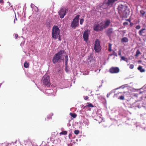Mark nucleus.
<instances>
[{
  "instance_id": "1",
  "label": "nucleus",
  "mask_w": 146,
  "mask_h": 146,
  "mask_svg": "<svg viewBox=\"0 0 146 146\" xmlns=\"http://www.w3.org/2000/svg\"><path fill=\"white\" fill-rule=\"evenodd\" d=\"M64 50H61L56 54L53 56L52 60V62L54 64L60 60H62L63 57V54L64 53Z\"/></svg>"
},
{
  "instance_id": "2",
  "label": "nucleus",
  "mask_w": 146,
  "mask_h": 146,
  "mask_svg": "<svg viewBox=\"0 0 146 146\" xmlns=\"http://www.w3.org/2000/svg\"><path fill=\"white\" fill-rule=\"evenodd\" d=\"M60 30L58 27L54 26L52 30V37L54 39H56L60 35Z\"/></svg>"
},
{
  "instance_id": "3",
  "label": "nucleus",
  "mask_w": 146,
  "mask_h": 146,
  "mask_svg": "<svg viewBox=\"0 0 146 146\" xmlns=\"http://www.w3.org/2000/svg\"><path fill=\"white\" fill-rule=\"evenodd\" d=\"M42 81L43 84L45 86L49 87L50 85V77L48 74H46L43 77Z\"/></svg>"
},
{
  "instance_id": "4",
  "label": "nucleus",
  "mask_w": 146,
  "mask_h": 146,
  "mask_svg": "<svg viewBox=\"0 0 146 146\" xmlns=\"http://www.w3.org/2000/svg\"><path fill=\"white\" fill-rule=\"evenodd\" d=\"M80 15H76L75 18L73 19L71 23V27L72 28L75 29L76 27H78L79 25V20Z\"/></svg>"
},
{
  "instance_id": "5",
  "label": "nucleus",
  "mask_w": 146,
  "mask_h": 146,
  "mask_svg": "<svg viewBox=\"0 0 146 146\" xmlns=\"http://www.w3.org/2000/svg\"><path fill=\"white\" fill-rule=\"evenodd\" d=\"M103 29H104V27L103 22L99 24L94 25L93 27L94 30L96 31L102 30Z\"/></svg>"
},
{
  "instance_id": "6",
  "label": "nucleus",
  "mask_w": 146,
  "mask_h": 146,
  "mask_svg": "<svg viewBox=\"0 0 146 146\" xmlns=\"http://www.w3.org/2000/svg\"><path fill=\"white\" fill-rule=\"evenodd\" d=\"M94 49L97 52H99L100 50V42L98 39H97L95 41Z\"/></svg>"
},
{
  "instance_id": "7",
  "label": "nucleus",
  "mask_w": 146,
  "mask_h": 146,
  "mask_svg": "<svg viewBox=\"0 0 146 146\" xmlns=\"http://www.w3.org/2000/svg\"><path fill=\"white\" fill-rule=\"evenodd\" d=\"M120 71L119 68L117 67H112L109 70V72L111 74H116Z\"/></svg>"
},
{
  "instance_id": "8",
  "label": "nucleus",
  "mask_w": 146,
  "mask_h": 146,
  "mask_svg": "<svg viewBox=\"0 0 146 146\" xmlns=\"http://www.w3.org/2000/svg\"><path fill=\"white\" fill-rule=\"evenodd\" d=\"M88 30H86L83 33V37L84 40L87 42L88 39Z\"/></svg>"
},
{
  "instance_id": "9",
  "label": "nucleus",
  "mask_w": 146,
  "mask_h": 146,
  "mask_svg": "<svg viewBox=\"0 0 146 146\" xmlns=\"http://www.w3.org/2000/svg\"><path fill=\"white\" fill-rule=\"evenodd\" d=\"M66 10H60L58 11L59 14L60 15V17L62 19L66 15Z\"/></svg>"
},
{
  "instance_id": "10",
  "label": "nucleus",
  "mask_w": 146,
  "mask_h": 146,
  "mask_svg": "<svg viewBox=\"0 0 146 146\" xmlns=\"http://www.w3.org/2000/svg\"><path fill=\"white\" fill-rule=\"evenodd\" d=\"M110 23V21L109 19H107L105 21L104 23H103L104 28H107L108 27Z\"/></svg>"
},
{
  "instance_id": "11",
  "label": "nucleus",
  "mask_w": 146,
  "mask_h": 146,
  "mask_svg": "<svg viewBox=\"0 0 146 146\" xmlns=\"http://www.w3.org/2000/svg\"><path fill=\"white\" fill-rule=\"evenodd\" d=\"M118 0H108V2L106 3L107 5L110 7L112 6L113 4Z\"/></svg>"
},
{
  "instance_id": "12",
  "label": "nucleus",
  "mask_w": 146,
  "mask_h": 146,
  "mask_svg": "<svg viewBox=\"0 0 146 146\" xmlns=\"http://www.w3.org/2000/svg\"><path fill=\"white\" fill-rule=\"evenodd\" d=\"M113 33V29L112 28L108 29L106 32L107 35L109 36H110Z\"/></svg>"
},
{
  "instance_id": "13",
  "label": "nucleus",
  "mask_w": 146,
  "mask_h": 146,
  "mask_svg": "<svg viewBox=\"0 0 146 146\" xmlns=\"http://www.w3.org/2000/svg\"><path fill=\"white\" fill-rule=\"evenodd\" d=\"M146 29L145 28H142L141 29L139 32V35L141 36H143V34H145L146 33L145 32Z\"/></svg>"
},
{
  "instance_id": "14",
  "label": "nucleus",
  "mask_w": 146,
  "mask_h": 146,
  "mask_svg": "<svg viewBox=\"0 0 146 146\" xmlns=\"http://www.w3.org/2000/svg\"><path fill=\"white\" fill-rule=\"evenodd\" d=\"M137 69L141 72H143L145 71V70L142 68V66H139L138 67Z\"/></svg>"
},
{
  "instance_id": "15",
  "label": "nucleus",
  "mask_w": 146,
  "mask_h": 146,
  "mask_svg": "<svg viewBox=\"0 0 146 146\" xmlns=\"http://www.w3.org/2000/svg\"><path fill=\"white\" fill-rule=\"evenodd\" d=\"M121 40L122 42H127L128 41V39L127 38L124 37L121 39Z\"/></svg>"
},
{
  "instance_id": "16",
  "label": "nucleus",
  "mask_w": 146,
  "mask_h": 146,
  "mask_svg": "<svg viewBox=\"0 0 146 146\" xmlns=\"http://www.w3.org/2000/svg\"><path fill=\"white\" fill-rule=\"evenodd\" d=\"M24 66L25 68H27L29 67V63L27 61H25L24 63Z\"/></svg>"
},
{
  "instance_id": "17",
  "label": "nucleus",
  "mask_w": 146,
  "mask_h": 146,
  "mask_svg": "<svg viewBox=\"0 0 146 146\" xmlns=\"http://www.w3.org/2000/svg\"><path fill=\"white\" fill-rule=\"evenodd\" d=\"M70 115L72 117L74 118H76L77 116V115L75 113H70Z\"/></svg>"
},
{
  "instance_id": "18",
  "label": "nucleus",
  "mask_w": 146,
  "mask_h": 146,
  "mask_svg": "<svg viewBox=\"0 0 146 146\" xmlns=\"http://www.w3.org/2000/svg\"><path fill=\"white\" fill-rule=\"evenodd\" d=\"M65 65H67L68 61V55H66L65 56Z\"/></svg>"
},
{
  "instance_id": "19",
  "label": "nucleus",
  "mask_w": 146,
  "mask_h": 146,
  "mask_svg": "<svg viewBox=\"0 0 146 146\" xmlns=\"http://www.w3.org/2000/svg\"><path fill=\"white\" fill-rule=\"evenodd\" d=\"M87 105L86 106V107H87L88 108L92 107L93 108L94 107V105L91 103H87Z\"/></svg>"
},
{
  "instance_id": "20",
  "label": "nucleus",
  "mask_w": 146,
  "mask_h": 146,
  "mask_svg": "<svg viewBox=\"0 0 146 146\" xmlns=\"http://www.w3.org/2000/svg\"><path fill=\"white\" fill-rule=\"evenodd\" d=\"M141 54V53L139 51V50H137L136 52V53L135 55V56L136 57L138 56V55L139 54Z\"/></svg>"
},
{
  "instance_id": "21",
  "label": "nucleus",
  "mask_w": 146,
  "mask_h": 146,
  "mask_svg": "<svg viewBox=\"0 0 146 146\" xmlns=\"http://www.w3.org/2000/svg\"><path fill=\"white\" fill-rule=\"evenodd\" d=\"M93 59V57L92 55H90L88 57V60L90 61Z\"/></svg>"
},
{
  "instance_id": "22",
  "label": "nucleus",
  "mask_w": 146,
  "mask_h": 146,
  "mask_svg": "<svg viewBox=\"0 0 146 146\" xmlns=\"http://www.w3.org/2000/svg\"><path fill=\"white\" fill-rule=\"evenodd\" d=\"M111 46L112 44L111 43H109V44L108 50L109 51H112Z\"/></svg>"
},
{
  "instance_id": "23",
  "label": "nucleus",
  "mask_w": 146,
  "mask_h": 146,
  "mask_svg": "<svg viewBox=\"0 0 146 146\" xmlns=\"http://www.w3.org/2000/svg\"><path fill=\"white\" fill-rule=\"evenodd\" d=\"M67 131H63L61 132L60 133V135H66L67 134Z\"/></svg>"
},
{
  "instance_id": "24",
  "label": "nucleus",
  "mask_w": 146,
  "mask_h": 146,
  "mask_svg": "<svg viewBox=\"0 0 146 146\" xmlns=\"http://www.w3.org/2000/svg\"><path fill=\"white\" fill-rule=\"evenodd\" d=\"M53 114H50V115H48V116H47V118H46L45 119V120H48L49 119H51V117H52V115Z\"/></svg>"
},
{
  "instance_id": "25",
  "label": "nucleus",
  "mask_w": 146,
  "mask_h": 146,
  "mask_svg": "<svg viewBox=\"0 0 146 146\" xmlns=\"http://www.w3.org/2000/svg\"><path fill=\"white\" fill-rule=\"evenodd\" d=\"M121 60H123L127 62V60L126 58H125L124 56H121Z\"/></svg>"
},
{
  "instance_id": "26",
  "label": "nucleus",
  "mask_w": 146,
  "mask_h": 146,
  "mask_svg": "<svg viewBox=\"0 0 146 146\" xmlns=\"http://www.w3.org/2000/svg\"><path fill=\"white\" fill-rule=\"evenodd\" d=\"M125 6L123 5H121L119 6V9H124Z\"/></svg>"
},
{
  "instance_id": "27",
  "label": "nucleus",
  "mask_w": 146,
  "mask_h": 146,
  "mask_svg": "<svg viewBox=\"0 0 146 146\" xmlns=\"http://www.w3.org/2000/svg\"><path fill=\"white\" fill-rule=\"evenodd\" d=\"M141 13L143 15L145 13V12L143 10H141L140 11Z\"/></svg>"
},
{
  "instance_id": "28",
  "label": "nucleus",
  "mask_w": 146,
  "mask_h": 146,
  "mask_svg": "<svg viewBox=\"0 0 146 146\" xmlns=\"http://www.w3.org/2000/svg\"><path fill=\"white\" fill-rule=\"evenodd\" d=\"M84 21V19H80V25H82V24L83 22Z\"/></svg>"
},
{
  "instance_id": "29",
  "label": "nucleus",
  "mask_w": 146,
  "mask_h": 146,
  "mask_svg": "<svg viewBox=\"0 0 146 146\" xmlns=\"http://www.w3.org/2000/svg\"><path fill=\"white\" fill-rule=\"evenodd\" d=\"M79 131L78 130H75L74 131V133L76 135H77L79 134Z\"/></svg>"
},
{
  "instance_id": "30",
  "label": "nucleus",
  "mask_w": 146,
  "mask_h": 146,
  "mask_svg": "<svg viewBox=\"0 0 146 146\" xmlns=\"http://www.w3.org/2000/svg\"><path fill=\"white\" fill-rule=\"evenodd\" d=\"M118 99L121 100H124V97L123 96H121L119 98H118Z\"/></svg>"
},
{
  "instance_id": "31",
  "label": "nucleus",
  "mask_w": 146,
  "mask_h": 146,
  "mask_svg": "<svg viewBox=\"0 0 146 146\" xmlns=\"http://www.w3.org/2000/svg\"><path fill=\"white\" fill-rule=\"evenodd\" d=\"M31 6L32 8L36 9V7L33 4H31Z\"/></svg>"
},
{
  "instance_id": "32",
  "label": "nucleus",
  "mask_w": 146,
  "mask_h": 146,
  "mask_svg": "<svg viewBox=\"0 0 146 146\" xmlns=\"http://www.w3.org/2000/svg\"><path fill=\"white\" fill-rule=\"evenodd\" d=\"M121 49H119L118 51V55L121 57Z\"/></svg>"
},
{
  "instance_id": "33",
  "label": "nucleus",
  "mask_w": 146,
  "mask_h": 146,
  "mask_svg": "<svg viewBox=\"0 0 146 146\" xmlns=\"http://www.w3.org/2000/svg\"><path fill=\"white\" fill-rule=\"evenodd\" d=\"M134 67V66L133 64H131L129 66V68H130L131 69H133Z\"/></svg>"
},
{
  "instance_id": "34",
  "label": "nucleus",
  "mask_w": 146,
  "mask_h": 146,
  "mask_svg": "<svg viewBox=\"0 0 146 146\" xmlns=\"http://www.w3.org/2000/svg\"><path fill=\"white\" fill-rule=\"evenodd\" d=\"M136 29H140L141 28V26L140 25H137L136 27H135Z\"/></svg>"
},
{
  "instance_id": "35",
  "label": "nucleus",
  "mask_w": 146,
  "mask_h": 146,
  "mask_svg": "<svg viewBox=\"0 0 146 146\" xmlns=\"http://www.w3.org/2000/svg\"><path fill=\"white\" fill-rule=\"evenodd\" d=\"M113 55H114V56H117V53H116L114 51H113Z\"/></svg>"
},
{
  "instance_id": "36",
  "label": "nucleus",
  "mask_w": 146,
  "mask_h": 146,
  "mask_svg": "<svg viewBox=\"0 0 146 146\" xmlns=\"http://www.w3.org/2000/svg\"><path fill=\"white\" fill-rule=\"evenodd\" d=\"M84 98L85 100H87L88 99L89 97L88 96H85L84 97Z\"/></svg>"
},
{
  "instance_id": "37",
  "label": "nucleus",
  "mask_w": 146,
  "mask_h": 146,
  "mask_svg": "<svg viewBox=\"0 0 146 146\" xmlns=\"http://www.w3.org/2000/svg\"><path fill=\"white\" fill-rule=\"evenodd\" d=\"M123 24L124 25H127L128 24V23L127 22H124L123 23Z\"/></svg>"
},
{
  "instance_id": "38",
  "label": "nucleus",
  "mask_w": 146,
  "mask_h": 146,
  "mask_svg": "<svg viewBox=\"0 0 146 146\" xmlns=\"http://www.w3.org/2000/svg\"><path fill=\"white\" fill-rule=\"evenodd\" d=\"M18 35L17 34H15V37L16 39H17V38L18 37Z\"/></svg>"
},
{
  "instance_id": "39",
  "label": "nucleus",
  "mask_w": 146,
  "mask_h": 146,
  "mask_svg": "<svg viewBox=\"0 0 146 146\" xmlns=\"http://www.w3.org/2000/svg\"><path fill=\"white\" fill-rule=\"evenodd\" d=\"M58 40L59 41L61 40V38H60V35H59V36H58Z\"/></svg>"
},
{
  "instance_id": "40",
  "label": "nucleus",
  "mask_w": 146,
  "mask_h": 146,
  "mask_svg": "<svg viewBox=\"0 0 146 146\" xmlns=\"http://www.w3.org/2000/svg\"><path fill=\"white\" fill-rule=\"evenodd\" d=\"M133 25V23H130V26L131 27H132V25Z\"/></svg>"
},
{
  "instance_id": "41",
  "label": "nucleus",
  "mask_w": 146,
  "mask_h": 146,
  "mask_svg": "<svg viewBox=\"0 0 146 146\" xmlns=\"http://www.w3.org/2000/svg\"><path fill=\"white\" fill-rule=\"evenodd\" d=\"M0 3H3V0H0Z\"/></svg>"
},
{
  "instance_id": "42",
  "label": "nucleus",
  "mask_w": 146,
  "mask_h": 146,
  "mask_svg": "<svg viewBox=\"0 0 146 146\" xmlns=\"http://www.w3.org/2000/svg\"><path fill=\"white\" fill-rule=\"evenodd\" d=\"M110 94H107V97H108L109 96H110Z\"/></svg>"
},
{
  "instance_id": "43",
  "label": "nucleus",
  "mask_w": 146,
  "mask_h": 146,
  "mask_svg": "<svg viewBox=\"0 0 146 146\" xmlns=\"http://www.w3.org/2000/svg\"><path fill=\"white\" fill-rule=\"evenodd\" d=\"M124 88V87H123V86H121L119 88H121L122 89L123 88Z\"/></svg>"
},
{
  "instance_id": "44",
  "label": "nucleus",
  "mask_w": 146,
  "mask_h": 146,
  "mask_svg": "<svg viewBox=\"0 0 146 146\" xmlns=\"http://www.w3.org/2000/svg\"><path fill=\"white\" fill-rule=\"evenodd\" d=\"M127 20L128 21L130 22V19H127Z\"/></svg>"
},
{
  "instance_id": "45",
  "label": "nucleus",
  "mask_w": 146,
  "mask_h": 146,
  "mask_svg": "<svg viewBox=\"0 0 146 146\" xmlns=\"http://www.w3.org/2000/svg\"><path fill=\"white\" fill-rule=\"evenodd\" d=\"M16 142H17V141H16L15 142V143H16Z\"/></svg>"
},
{
  "instance_id": "46",
  "label": "nucleus",
  "mask_w": 146,
  "mask_h": 146,
  "mask_svg": "<svg viewBox=\"0 0 146 146\" xmlns=\"http://www.w3.org/2000/svg\"><path fill=\"white\" fill-rule=\"evenodd\" d=\"M70 135H71V134H69V136H70Z\"/></svg>"
},
{
  "instance_id": "47",
  "label": "nucleus",
  "mask_w": 146,
  "mask_h": 146,
  "mask_svg": "<svg viewBox=\"0 0 146 146\" xmlns=\"http://www.w3.org/2000/svg\"><path fill=\"white\" fill-rule=\"evenodd\" d=\"M70 135H71V134H69V136H70Z\"/></svg>"
},
{
  "instance_id": "48",
  "label": "nucleus",
  "mask_w": 146,
  "mask_h": 146,
  "mask_svg": "<svg viewBox=\"0 0 146 146\" xmlns=\"http://www.w3.org/2000/svg\"><path fill=\"white\" fill-rule=\"evenodd\" d=\"M9 143H8V144H8V145H9Z\"/></svg>"
},
{
  "instance_id": "49",
  "label": "nucleus",
  "mask_w": 146,
  "mask_h": 146,
  "mask_svg": "<svg viewBox=\"0 0 146 146\" xmlns=\"http://www.w3.org/2000/svg\"><path fill=\"white\" fill-rule=\"evenodd\" d=\"M100 86H99V88H100Z\"/></svg>"
}]
</instances>
